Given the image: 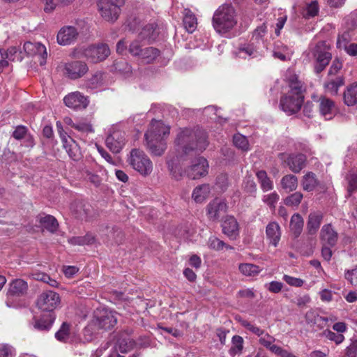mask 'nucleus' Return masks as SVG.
Instances as JSON below:
<instances>
[{"label": "nucleus", "mask_w": 357, "mask_h": 357, "mask_svg": "<svg viewBox=\"0 0 357 357\" xmlns=\"http://www.w3.org/2000/svg\"><path fill=\"white\" fill-rule=\"evenodd\" d=\"M177 157L183 158L194 151H202L207 145L206 132L199 128H181L174 141Z\"/></svg>", "instance_id": "nucleus-1"}, {"label": "nucleus", "mask_w": 357, "mask_h": 357, "mask_svg": "<svg viewBox=\"0 0 357 357\" xmlns=\"http://www.w3.org/2000/svg\"><path fill=\"white\" fill-rule=\"evenodd\" d=\"M287 82L289 90L280 97V107L287 115H292L298 112L302 107L305 89L295 74L288 76Z\"/></svg>", "instance_id": "nucleus-2"}, {"label": "nucleus", "mask_w": 357, "mask_h": 357, "mask_svg": "<svg viewBox=\"0 0 357 357\" xmlns=\"http://www.w3.org/2000/svg\"><path fill=\"white\" fill-rule=\"evenodd\" d=\"M236 12L233 6L224 4L220 6L213 17V26L220 33H225L236 24Z\"/></svg>", "instance_id": "nucleus-3"}, {"label": "nucleus", "mask_w": 357, "mask_h": 357, "mask_svg": "<svg viewBox=\"0 0 357 357\" xmlns=\"http://www.w3.org/2000/svg\"><path fill=\"white\" fill-rule=\"evenodd\" d=\"M126 0H99L98 10L102 19L108 22L114 23L121 13V7Z\"/></svg>", "instance_id": "nucleus-4"}, {"label": "nucleus", "mask_w": 357, "mask_h": 357, "mask_svg": "<svg viewBox=\"0 0 357 357\" xmlns=\"http://www.w3.org/2000/svg\"><path fill=\"white\" fill-rule=\"evenodd\" d=\"M130 165L142 176H148L153 171V163L143 151L134 149L128 159Z\"/></svg>", "instance_id": "nucleus-5"}, {"label": "nucleus", "mask_w": 357, "mask_h": 357, "mask_svg": "<svg viewBox=\"0 0 357 357\" xmlns=\"http://www.w3.org/2000/svg\"><path fill=\"white\" fill-rule=\"evenodd\" d=\"M114 340L112 351L108 357H123L119 353H127L134 347V342L130 339V331L129 330L117 333Z\"/></svg>", "instance_id": "nucleus-6"}, {"label": "nucleus", "mask_w": 357, "mask_h": 357, "mask_svg": "<svg viewBox=\"0 0 357 357\" xmlns=\"http://www.w3.org/2000/svg\"><path fill=\"white\" fill-rule=\"evenodd\" d=\"M83 56L92 63H98L105 60L110 54L107 44L101 43L90 45L82 50Z\"/></svg>", "instance_id": "nucleus-7"}, {"label": "nucleus", "mask_w": 357, "mask_h": 357, "mask_svg": "<svg viewBox=\"0 0 357 357\" xmlns=\"http://www.w3.org/2000/svg\"><path fill=\"white\" fill-rule=\"evenodd\" d=\"M60 303L59 295L51 290L42 292L38 297L36 305L46 313L53 312Z\"/></svg>", "instance_id": "nucleus-8"}, {"label": "nucleus", "mask_w": 357, "mask_h": 357, "mask_svg": "<svg viewBox=\"0 0 357 357\" xmlns=\"http://www.w3.org/2000/svg\"><path fill=\"white\" fill-rule=\"evenodd\" d=\"M63 100L66 107L74 110L84 109L89 104V98L79 91L69 93Z\"/></svg>", "instance_id": "nucleus-9"}, {"label": "nucleus", "mask_w": 357, "mask_h": 357, "mask_svg": "<svg viewBox=\"0 0 357 357\" xmlns=\"http://www.w3.org/2000/svg\"><path fill=\"white\" fill-rule=\"evenodd\" d=\"M208 164L203 157L195 158L192 165L185 171L186 176L190 179H198L208 174Z\"/></svg>", "instance_id": "nucleus-10"}, {"label": "nucleus", "mask_w": 357, "mask_h": 357, "mask_svg": "<svg viewBox=\"0 0 357 357\" xmlns=\"http://www.w3.org/2000/svg\"><path fill=\"white\" fill-rule=\"evenodd\" d=\"M96 325L99 328L109 330L113 328L116 322V312L108 309H102L96 312Z\"/></svg>", "instance_id": "nucleus-11"}, {"label": "nucleus", "mask_w": 357, "mask_h": 357, "mask_svg": "<svg viewBox=\"0 0 357 357\" xmlns=\"http://www.w3.org/2000/svg\"><path fill=\"white\" fill-rule=\"evenodd\" d=\"M226 202L220 198L211 200L206 206V215L210 220L217 221L227 211Z\"/></svg>", "instance_id": "nucleus-12"}, {"label": "nucleus", "mask_w": 357, "mask_h": 357, "mask_svg": "<svg viewBox=\"0 0 357 357\" xmlns=\"http://www.w3.org/2000/svg\"><path fill=\"white\" fill-rule=\"evenodd\" d=\"M70 210L75 217L81 220L88 221L92 216L93 208L84 201H75L71 204Z\"/></svg>", "instance_id": "nucleus-13"}, {"label": "nucleus", "mask_w": 357, "mask_h": 357, "mask_svg": "<svg viewBox=\"0 0 357 357\" xmlns=\"http://www.w3.org/2000/svg\"><path fill=\"white\" fill-rule=\"evenodd\" d=\"M23 50L29 56H38L40 64L44 65L46 63L47 52L45 45L40 43L26 42L24 44Z\"/></svg>", "instance_id": "nucleus-14"}, {"label": "nucleus", "mask_w": 357, "mask_h": 357, "mask_svg": "<svg viewBox=\"0 0 357 357\" xmlns=\"http://www.w3.org/2000/svg\"><path fill=\"white\" fill-rule=\"evenodd\" d=\"M170 128L166 126L162 121L152 120L148 130L144 134V138L165 139L169 134Z\"/></svg>", "instance_id": "nucleus-15"}, {"label": "nucleus", "mask_w": 357, "mask_h": 357, "mask_svg": "<svg viewBox=\"0 0 357 357\" xmlns=\"http://www.w3.org/2000/svg\"><path fill=\"white\" fill-rule=\"evenodd\" d=\"M28 290L27 282L22 279L13 280L9 284V288L7 291V305L10 306L8 304L9 300H13L15 298H18L24 296Z\"/></svg>", "instance_id": "nucleus-16"}, {"label": "nucleus", "mask_w": 357, "mask_h": 357, "mask_svg": "<svg viewBox=\"0 0 357 357\" xmlns=\"http://www.w3.org/2000/svg\"><path fill=\"white\" fill-rule=\"evenodd\" d=\"M89 70L86 63L81 61L67 63L65 66L66 75L73 79H78L84 75Z\"/></svg>", "instance_id": "nucleus-17"}, {"label": "nucleus", "mask_w": 357, "mask_h": 357, "mask_svg": "<svg viewBox=\"0 0 357 357\" xmlns=\"http://www.w3.org/2000/svg\"><path fill=\"white\" fill-rule=\"evenodd\" d=\"M78 31L75 26H65L57 34V42L61 45H68L73 43L77 38Z\"/></svg>", "instance_id": "nucleus-18"}, {"label": "nucleus", "mask_w": 357, "mask_h": 357, "mask_svg": "<svg viewBox=\"0 0 357 357\" xmlns=\"http://www.w3.org/2000/svg\"><path fill=\"white\" fill-rule=\"evenodd\" d=\"M125 134L120 131H114L105 140L107 147L114 153H119L125 144Z\"/></svg>", "instance_id": "nucleus-19"}, {"label": "nucleus", "mask_w": 357, "mask_h": 357, "mask_svg": "<svg viewBox=\"0 0 357 357\" xmlns=\"http://www.w3.org/2000/svg\"><path fill=\"white\" fill-rule=\"evenodd\" d=\"M320 239L322 245L334 247L338 240V234L331 224L324 225L320 231Z\"/></svg>", "instance_id": "nucleus-20"}, {"label": "nucleus", "mask_w": 357, "mask_h": 357, "mask_svg": "<svg viewBox=\"0 0 357 357\" xmlns=\"http://www.w3.org/2000/svg\"><path fill=\"white\" fill-rule=\"evenodd\" d=\"M145 139V146L149 153L153 156H161L167 149V143L165 139H155L149 137Z\"/></svg>", "instance_id": "nucleus-21"}, {"label": "nucleus", "mask_w": 357, "mask_h": 357, "mask_svg": "<svg viewBox=\"0 0 357 357\" xmlns=\"http://www.w3.org/2000/svg\"><path fill=\"white\" fill-rule=\"evenodd\" d=\"M307 157L303 153H291L285 160L287 166L294 173H299L306 165Z\"/></svg>", "instance_id": "nucleus-22"}, {"label": "nucleus", "mask_w": 357, "mask_h": 357, "mask_svg": "<svg viewBox=\"0 0 357 357\" xmlns=\"http://www.w3.org/2000/svg\"><path fill=\"white\" fill-rule=\"evenodd\" d=\"M316 102L320 114L326 119H331L335 110V102L325 96H321Z\"/></svg>", "instance_id": "nucleus-23"}, {"label": "nucleus", "mask_w": 357, "mask_h": 357, "mask_svg": "<svg viewBox=\"0 0 357 357\" xmlns=\"http://www.w3.org/2000/svg\"><path fill=\"white\" fill-rule=\"evenodd\" d=\"M345 79L343 76L328 77L324 83L325 91L332 96H337L339 89L344 86Z\"/></svg>", "instance_id": "nucleus-24"}, {"label": "nucleus", "mask_w": 357, "mask_h": 357, "mask_svg": "<svg viewBox=\"0 0 357 357\" xmlns=\"http://www.w3.org/2000/svg\"><path fill=\"white\" fill-rule=\"evenodd\" d=\"M314 56L316 59V63L314 68V72L317 74H319L328 65L332 59V55L327 51L319 50V47L317 46L314 51Z\"/></svg>", "instance_id": "nucleus-25"}, {"label": "nucleus", "mask_w": 357, "mask_h": 357, "mask_svg": "<svg viewBox=\"0 0 357 357\" xmlns=\"http://www.w3.org/2000/svg\"><path fill=\"white\" fill-rule=\"evenodd\" d=\"M63 149L68 156L73 160L77 161L82 157L81 151L78 144L70 136L61 139Z\"/></svg>", "instance_id": "nucleus-26"}, {"label": "nucleus", "mask_w": 357, "mask_h": 357, "mask_svg": "<svg viewBox=\"0 0 357 357\" xmlns=\"http://www.w3.org/2000/svg\"><path fill=\"white\" fill-rule=\"evenodd\" d=\"M222 231L231 239L238 235V224L233 216H227L222 224Z\"/></svg>", "instance_id": "nucleus-27"}, {"label": "nucleus", "mask_w": 357, "mask_h": 357, "mask_svg": "<svg viewBox=\"0 0 357 357\" xmlns=\"http://www.w3.org/2000/svg\"><path fill=\"white\" fill-rule=\"evenodd\" d=\"M324 215L321 211L312 212L308 215L307 222V233L310 235H314L320 227Z\"/></svg>", "instance_id": "nucleus-28"}, {"label": "nucleus", "mask_w": 357, "mask_h": 357, "mask_svg": "<svg viewBox=\"0 0 357 357\" xmlns=\"http://www.w3.org/2000/svg\"><path fill=\"white\" fill-rule=\"evenodd\" d=\"M266 234L270 243L276 247L280 240V227L275 222H271L266 226Z\"/></svg>", "instance_id": "nucleus-29"}, {"label": "nucleus", "mask_w": 357, "mask_h": 357, "mask_svg": "<svg viewBox=\"0 0 357 357\" xmlns=\"http://www.w3.org/2000/svg\"><path fill=\"white\" fill-rule=\"evenodd\" d=\"M55 320L54 312L44 313L40 318L36 320L34 328L39 331H47L52 327Z\"/></svg>", "instance_id": "nucleus-30"}, {"label": "nucleus", "mask_w": 357, "mask_h": 357, "mask_svg": "<svg viewBox=\"0 0 357 357\" xmlns=\"http://www.w3.org/2000/svg\"><path fill=\"white\" fill-rule=\"evenodd\" d=\"M343 100L347 106L357 105V82L348 85L343 93Z\"/></svg>", "instance_id": "nucleus-31"}, {"label": "nucleus", "mask_w": 357, "mask_h": 357, "mask_svg": "<svg viewBox=\"0 0 357 357\" xmlns=\"http://www.w3.org/2000/svg\"><path fill=\"white\" fill-rule=\"evenodd\" d=\"M158 35L157 25L155 24H149L143 27L139 33L138 38L140 40L152 42L156 39Z\"/></svg>", "instance_id": "nucleus-32"}, {"label": "nucleus", "mask_w": 357, "mask_h": 357, "mask_svg": "<svg viewBox=\"0 0 357 357\" xmlns=\"http://www.w3.org/2000/svg\"><path fill=\"white\" fill-rule=\"evenodd\" d=\"M301 185L304 190L311 192L319 185V181L314 173L308 172L303 176Z\"/></svg>", "instance_id": "nucleus-33"}, {"label": "nucleus", "mask_w": 357, "mask_h": 357, "mask_svg": "<svg viewBox=\"0 0 357 357\" xmlns=\"http://www.w3.org/2000/svg\"><path fill=\"white\" fill-rule=\"evenodd\" d=\"M183 23L184 28L188 33H193L197 26V21L195 14L189 9H185Z\"/></svg>", "instance_id": "nucleus-34"}, {"label": "nucleus", "mask_w": 357, "mask_h": 357, "mask_svg": "<svg viewBox=\"0 0 357 357\" xmlns=\"http://www.w3.org/2000/svg\"><path fill=\"white\" fill-rule=\"evenodd\" d=\"M303 225L304 220L300 214L295 213L291 216L289 227L294 238H298L300 236L303 231Z\"/></svg>", "instance_id": "nucleus-35"}, {"label": "nucleus", "mask_w": 357, "mask_h": 357, "mask_svg": "<svg viewBox=\"0 0 357 357\" xmlns=\"http://www.w3.org/2000/svg\"><path fill=\"white\" fill-rule=\"evenodd\" d=\"M210 192L209 185L202 184L194 189L192 197L197 203H202L208 197Z\"/></svg>", "instance_id": "nucleus-36"}, {"label": "nucleus", "mask_w": 357, "mask_h": 357, "mask_svg": "<svg viewBox=\"0 0 357 357\" xmlns=\"http://www.w3.org/2000/svg\"><path fill=\"white\" fill-rule=\"evenodd\" d=\"M257 49L253 43L241 45L236 52V56L242 59H246L247 56L254 58L257 56Z\"/></svg>", "instance_id": "nucleus-37"}, {"label": "nucleus", "mask_w": 357, "mask_h": 357, "mask_svg": "<svg viewBox=\"0 0 357 357\" xmlns=\"http://www.w3.org/2000/svg\"><path fill=\"white\" fill-rule=\"evenodd\" d=\"M305 321L309 324L317 325L319 327H323V324H326L328 319L327 317L319 316L314 310L307 311L305 316Z\"/></svg>", "instance_id": "nucleus-38"}, {"label": "nucleus", "mask_w": 357, "mask_h": 357, "mask_svg": "<svg viewBox=\"0 0 357 357\" xmlns=\"http://www.w3.org/2000/svg\"><path fill=\"white\" fill-rule=\"evenodd\" d=\"M280 183L287 192H293L298 187V178L293 174H287L282 178Z\"/></svg>", "instance_id": "nucleus-39"}, {"label": "nucleus", "mask_w": 357, "mask_h": 357, "mask_svg": "<svg viewBox=\"0 0 357 357\" xmlns=\"http://www.w3.org/2000/svg\"><path fill=\"white\" fill-rule=\"evenodd\" d=\"M243 338L238 335H234L231 339V347L229 350V354L231 357L240 356L243 350Z\"/></svg>", "instance_id": "nucleus-40"}, {"label": "nucleus", "mask_w": 357, "mask_h": 357, "mask_svg": "<svg viewBox=\"0 0 357 357\" xmlns=\"http://www.w3.org/2000/svg\"><path fill=\"white\" fill-rule=\"evenodd\" d=\"M275 341V338L266 332L259 339V342L261 345L275 354L280 347L274 344Z\"/></svg>", "instance_id": "nucleus-41"}, {"label": "nucleus", "mask_w": 357, "mask_h": 357, "mask_svg": "<svg viewBox=\"0 0 357 357\" xmlns=\"http://www.w3.org/2000/svg\"><path fill=\"white\" fill-rule=\"evenodd\" d=\"M160 55V50L149 47L143 49L140 58L146 63H152Z\"/></svg>", "instance_id": "nucleus-42"}, {"label": "nucleus", "mask_w": 357, "mask_h": 357, "mask_svg": "<svg viewBox=\"0 0 357 357\" xmlns=\"http://www.w3.org/2000/svg\"><path fill=\"white\" fill-rule=\"evenodd\" d=\"M240 272L245 276H255L258 275L261 269L260 268L252 264H241L238 266Z\"/></svg>", "instance_id": "nucleus-43"}, {"label": "nucleus", "mask_w": 357, "mask_h": 357, "mask_svg": "<svg viewBox=\"0 0 357 357\" xmlns=\"http://www.w3.org/2000/svg\"><path fill=\"white\" fill-rule=\"evenodd\" d=\"M40 222L46 229L50 232H54L59 226L56 218L50 215H47L40 218Z\"/></svg>", "instance_id": "nucleus-44"}, {"label": "nucleus", "mask_w": 357, "mask_h": 357, "mask_svg": "<svg viewBox=\"0 0 357 357\" xmlns=\"http://www.w3.org/2000/svg\"><path fill=\"white\" fill-rule=\"evenodd\" d=\"M233 144L236 148L243 151H248L250 149L248 140L241 134L237 133L234 135Z\"/></svg>", "instance_id": "nucleus-45"}, {"label": "nucleus", "mask_w": 357, "mask_h": 357, "mask_svg": "<svg viewBox=\"0 0 357 357\" xmlns=\"http://www.w3.org/2000/svg\"><path fill=\"white\" fill-rule=\"evenodd\" d=\"M257 176L264 191H268L273 188L272 181L268 177L265 171H259L257 173Z\"/></svg>", "instance_id": "nucleus-46"}, {"label": "nucleus", "mask_w": 357, "mask_h": 357, "mask_svg": "<svg viewBox=\"0 0 357 357\" xmlns=\"http://www.w3.org/2000/svg\"><path fill=\"white\" fill-rule=\"evenodd\" d=\"M113 67L115 71L123 75H128L132 72L131 66L123 59L116 61L114 63Z\"/></svg>", "instance_id": "nucleus-47"}, {"label": "nucleus", "mask_w": 357, "mask_h": 357, "mask_svg": "<svg viewBox=\"0 0 357 357\" xmlns=\"http://www.w3.org/2000/svg\"><path fill=\"white\" fill-rule=\"evenodd\" d=\"M303 194L300 192H296L284 199V203L288 206H298L303 199Z\"/></svg>", "instance_id": "nucleus-48"}, {"label": "nucleus", "mask_w": 357, "mask_h": 357, "mask_svg": "<svg viewBox=\"0 0 357 357\" xmlns=\"http://www.w3.org/2000/svg\"><path fill=\"white\" fill-rule=\"evenodd\" d=\"M69 332L70 324L66 322H63L60 329L55 333V337L59 341L66 342L69 337Z\"/></svg>", "instance_id": "nucleus-49"}, {"label": "nucleus", "mask_w": 357, "mask_h": 357, "mask_svg": "<svg viewBox=\"0 0 357 357\" xmlns=\"http://www.w3.org/2000/svg\"><path fill=\"white\" fill-rule=\"evenodd\" d=\"M321 335L331 341L335 342L337 344H340L344 340L343 335L340 333H335V332L328 329L324 331Z\"/></svg>", "instance_id": "nucleus-50"}, {"label": "nucleus", "mask_w": 357, "mask_h": 357, "mask_svg": "<svg viewBox=\"0 0 357 357\" xmlns=\"http://www.w3.org/2000/svg\"><path fill=\"white\" fill-rule=\"evenodd\" d=\"M351 37L349 31L344 32L342 35H340L337 40V47L340 50H343L351 43Z\"/></svg>", "instance_id": "nucleus-51"}, {"label": "nucleus", "mask_w": 357, "mask_h": 357, "mask_svg": "<svg viewBox=\"0 0 357 357\" xmlns=\"http://www.w3.org/2000/svg\"><path fill=\"white\" fill-rule=\"evenodd\" d=\"M319 13V6L316 1H312L307 4L305 8V17H312L316 16Z\"/></svg>", "instance_id": "nucleus-52"}, {"label": "nucleus", "mask_w": 357, "mask_h": 357, "mask_svg": "<svg viewBox=\"0 0 357 357\" xmlns=\"http://www.w3.org/2000/svg\"><path fill=\"white\" fill-rule=\"evenodd\" d=\"M344 278L352 286L357 287V265L354 268L346 271Z\"/></svg>", "instance_id": "nucleus-53"}, {"label": "nucleus", "mask_w": 357, "mask_h": 357, "mask_svg": "<svg viewBox=\"0 0 357 357\" xmlns=\"http://www.w3.org/2000/svg\"><path fill=\"white\" fill-rule=\"evenodd\" d=\"M348 181V192L350 196L352 192L357 190V174H350L347 176Z\"/></svg>", "instance_id": "nucleus-54"}, {"label": "nucleus", "mask_w": 357, "mask_h": 357, "mask_svg": "<svg viewBox=\"0 0 357 357\" xmlns=\"http://www.w3.org/2000/svg\"><path fill=\"white\" fill-rule=\"evenodd\" d=\"M142 50L143 49L141 47L139 39L134 40L129 45L128 52L134 56H139L140 58Z\"/></svg>", "instance_id": "nucleus-55"}, {"label": "nucleus", "mask_w": 357, "mask_h": 357, "mask_svg": "<svg viewBox=\"0 0 357 357\" xmlns=\"http://www.w3.org/2000/svg\"><path fill=\"white\" fill-rule=\"evenodd\" d=\"M243 326L248 330L252 333L256 335L259 338L264 335L266 332L264 330L260 328L259 327L251 324L250 322H244L243 324Z\"/></svg>", "instance_id": "nucleus-56"}, {"label": "nucleus", "mask_w": 357, "mask_h": 357, "mask_svg": "<svg viewBox=\"0 0 357 357\" xmlns=\"http://www.w3.org/2000/svg\"><path fill=\"white\" fill-rule=\"evenodd\" d=\"M264 202L272 209H275V204L279 200V195L276 192H273L264 196Z\"/></svg>", "instance_id": "nucleus-57"}, {"label": "nucleus", "mask_w": 357, "mask_h": 357, "mask_svg": "<svg viewBox=\"0 0 357 357\" xmlns=\"http://www.w3.org/2000/svg\"><path fill=\"white\" fill-rule=\"evenodd\" d=\"M342 68V63L340 61L339 59L335 58L332 63V65L330 67V69L328 73V77H333V75H335L339 70Z\"/></svg>", "instance_id": "nucleus-58"}, {"label": "nucleus", "mask_w": 357, "mask_h": 357, "mask_svg": "<svg viewBox=\"0 0 357 357\" xmlns=\"http://www.w3.org/2000/svg\"><path fill=\"white\" fill-rule=\"evenodd\" d=\"M209 247L216 250H220L225 245V243L215 236H211L208 239Z\"/></svg>", "instance_id": "nucleus-59"}, {"label": "nucleus", "mask_w": 357, "mask_h": 357, "mask_svg": "<svg viewBox=\"0 0 357 357\" xmlns=\"http://www.w3.org/2000/svg\"><path fill=\"white\" fill-rule=\"evenodd\" d=\"M27 131H28V129L26 126H18L15 128V130L13 132L12 136L15 139L20 140V139H23L25 137Z\"/></svg>", "instance_id": "nucleus-60"}, {"label": "nucleus", "mask_w": 357, "mask_h": 357, "mask_svg": "<svg viewBox=\"0 0 357 357\" xmlns=\"http://www.w3.org/2000/svg\"><path fill=\"white\" fill-rule=\"evenodd\" d=\"M283 280L289 285L300 287H301L304 282L303 280L297 278H294L291 276H289L288 275H284L283 276Z\"/></svg>", "instance_id": "nucleus-61"}, {"label": "nucleus", "mask_w": 357, "mask_h": 357, "mask_svg": "<svg viewBox=\"0 0 357 357\" xmlns=\"http://www.w3.org/2000/svg\"><path fill=\"white\" fill-rule=\"evenodd\" d=\"M266 33V26L265 24L258 26L253 32L252 39L259 40L263 38Z\"/></svg>", "instance_id": "nucleus-62"}, {"label": "nucleus", "mask_w": 357, "mask_h": 357, "mask_svg": "<svg viewBox=\"0 0 357 357\" xmlns=\"http://www.w3.org/2000/svg\"><path fill=\"white\" fill-rule=\"evenodd\" d=\"M310 297L309 295L305 294L296 298L293 302L299 307H304L307 303L310 302Z\"/></svg>", "instance_id": "nucleus-63"}, {"label": "nucleus", "mask_w": 357, "mask_h": 357, "mask_svg": "<svg viewBox=\"0 0 357 357\" xmlns=\"http://www.w3.org/2000/svg\"><path fill=\"white\" fill-rule=\"evenodd\" d=\"M347 357H357V342H352L345 349Z\"/></svg>", "instance_id": "nucleus-64"}]
</instances>
